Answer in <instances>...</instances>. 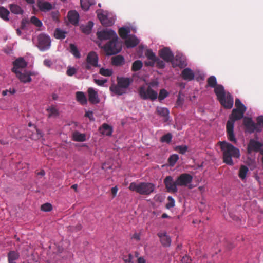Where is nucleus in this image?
<instances>
[{
    "mask_svg": "<svg viewBox=\"0 0 263 263\" xmlns=\"http://www.w3.org/2000/svg\"><path fill=\"white\" fill-rule=\"evenodd\" d=\"M86 61V62L83 64V67L86 70H90L92 67H99L98 57L94 51H91L88 54Z\"/></svg>",
    "mask_w": 263,
    "mask_h": 263,
    "instance_id": "nucleus-10",
    "label": "nucleus"
},
{
    "mask_svg": "<svg viewBox=\"0 0 263 263\" xmlns=\"http://www.w3.org/2000/svg\"><path fill=\"white\" fill-rule=\"evenodd\" d=\"M249 172L248 168L246 166L242 165H241L239 173H238V176L241 180H244L246 179L247 174L248 172Z\"/></svg>",
    "mask_w": 263,
    "mask_h": 263,
    "instance_id": "nucleus-33",
    "label": "nucleus"
},
{
    "mask_svg": "<svg viewBox=\"0 0 263 263\" xmlns=\"http://www.w3.org/2000/svg\"><path fill=\"white\" fill-rule=\"evenodd\" d=\"M73 139L75 141L83 142L86 140V136L84 134H81L78 132H75L72 135Z\"/></svg>",
    "mask_w": 263,
    "mask_h": 263,
    "instance_id": "nucleus-31",
    "label": "nucleus"
},
{
    "mask_svg": "<svg viewBox=\"0 0 263 263\" xmlns=\"http://www.w3.org/2000/svg\"><path fill=\"white\" fill-rule=\"evenodd\" d=\"M156 113L161 117L163 118L164 122H167L169 119V110L166 107H157L156 108Z\"/></svg>",
    "mask_w": 263,
    "mask_h": 263,
    "instance_id": "nucleus-22",
    "label": "nucleus"
},
{
    "mask_svg": "<svg viewBox=\"0 0 263 263\" xmlns=\"http://www.w3.org/2000/svg\"><path fill=\"white\" fill-rule=\"evenodd\" d=\"M158 85V82L157 81H153L151 82L148 86H151V88L156 87Z\"/></svg>",
    "mask_w": 263,
    "mask_h": 263,
    "instance_id": "nucleus-62",
    "label": "nucleus"
},
{
    "mask_svg": "<svg viewBox=\"0 0 263 263\" xmlns=\"http://www.w3.org/2000/svg\"><path fill=\"white\" fill-rule=\"evenodd\" d=\"M168 96V92L164 89H161L158 96V99L160 101L164 100Z\"/></svg>",
    "mask_w": 263,
    "mask_h": 263,
    "instance_id": "nucleus-47",
    "label": "nucleus"
},
{
    "mask_svg": "<svg viewBox=\"0 0 263 263\" xmlns=\"http://www.w3.org/2000/svg\"><path fill=\"white\" fill-rule=\"evenodd\" d=\"M133 256L132 254H128V255H124L123 257V259L125 263H134L132 261Z\"/></svg>",
    "mask_w": 263,
    "mask_h": 263,
    "instance_id": "nucleus-52",
    "label": "nucleus"
},
{
    "mask_svg": "<svg viewBox=\"0 0 263 263\" xmlns=\"http://www.w3.org/2000/svg\"><path fill=\"white\" fill-rule=\"evenodd\" d=\"M70 52L72 53L76 58H80L81 57L80 53L74 44H70L69 45Z\"/></svg>",
    "mask_w": 263,
    "mask_h": 263,
    "instance_id": "nucleus-39",
    "label": "nucleus"
},
{
    "mask_svg": "<svg viewBox=\"0 0 263 263\" xmlns=\"http://www.w3.org/2000/svg\"><path fill=\"white\" fill-rule=\"evenodd\" d=\"M66 32L60 28H56L54 32V36L57 39H64Z\"/></svg>",
    "mask_w": 263,
    "mask_h": 263,
    "instance_id": "nucleus-37",
    "label": "nucleus"
},
{
    "mask_svg": "<svg viewBox=\"0 0 263 263\" xmlns=\"http://www.w3.org/2000/svg\"><path fill=\"white\" fill-rule=\"evenodd\" d=\"M178 159V155L177 154H173L170 156L168 161L170 165L174 166Z\"/></svg>",
    "mask_w": 263,
    "mask_h": 263,
    "instance_id": "nucleus-45",
    "label": "nucleus"
},
{
    "mask_svg": "<svg viewBox=\"0 0 263 263\" xmlns=\"http://www.w3.org/2000/svg\"><path fill=\"white\" fill-rule=\"evenodd\" d=\"M159 55L166 62L172 61L174 54L169 48L164 47L159 51Z\"/></svg>",
    "mask_w": 263,
    "mask_h": 263,
    "instance_id": "nucleus-14",
    "label": "nucleus"
},
{
    "mask_svg": "<svg viewBox=\"0 0 263 263\" xmlns=\"http://www.w3.org/2000/svg\"><path fill=\"white\" fill-rule=\"evenodd\" d=\"M208 86L214 88V92L217 99L220 104L226 109H231L233 105V98L229 92H226L224 87L220 84H217V80L215 76H210L207 79Z\"/></svg>",
    "mask_w": 263,
    "mask_h": 263,
    "instance_id": "nucleus-1",
    "label": "nucleus"
},
{
    "mask_svg": "<svg viewBox=\"0 0 263 263\" xmlns=\"http://www.w3.org/2000/svg\"><path fill=\"white\" fill-rule=\"evenodd\" d=\"M8 260L9 263H16L15 261L20 257L19 253L15 251H10L8 253Z\"/></svg>",
    "mask_w": 263,
    "mask_h": 263,
    "instance_id": "nucleus-29",
    "label": "nucleus"
},
{
    "mask_svg": "<svg viewBox=\"0 0 263 263\" xmlns=\"http://www.w3.org/2000/svg\"><path fill=\"white\" fill-rule=\"evenodd\" d=\"M29 23V21L26 19H22L21 23L20 29L24 30L26 28L27 25Z\"/></svg>",
    "mask_w": 263,
    "mask_h": 263,
    "instance_id": "nucleus-53",
    "label": "nucleus"
},
{
    "mask_svg": "<svg viewBox=\"0 0 263 263\" xmlns=\"http://www.w3.org/2000/svg\"><path fill=\"white\" fill-rule=\"evenodd\" d=\"M30 22L37 27H41L43 25L41 21L35 16H32L31 17Z\"/></svg>",
    "mask_w": 263,
    "mask_h": 263,
    "instance_id": "nucleus-43",
    "label": "nucleus"
},
{
    "mask_svg": "<svg viewBox=\"0 0 263 263\" xmlns=\"http://www.w3.org/2000/svg\"><path fill=\"white\" fill-rule=\"evenodd\" d=\"M191 258L187 256L183 257L181 259L182 263H191Z\"/></svg>",
    "mask_w": 263,
    "mask_h": 263,
    "instance_id": "nucleus-57",
    "label": "nucleus"
},
{
    "mask_svg": "<svg viewBox=\"0 0 263 263\" xmlns=\"http://www.w3.org/2000/svg\"><path fill=\"white\" fill-rule=\"evenodd\" d=\"M99 73L102 76L105 77H109L112 75V71L109 69H105L104 68H101L100 69Z\"/></svg>",
    "mask_w": 263,
    "mask_h": 263,
    "instance_id": "nucleus-46",
    "label": "nucleus"
},
{
    "mask_svg": "<svg viewBox=\"0 0 263 263\" xmlns=\"http://www.w3.org/2000/svg\"><path fill=\"white\" fill-rule=\"evenodd\" d=\"M97 36L100 40H113L114 39H118L117 35L115 31L112 29H106L97 32Z\"/></svg>",
    "mask_w": 263,
    "mask_h": 263,
    "instance_id": "nucleus-12",
    "label": "nucleus"
},
{
    "mask_svg": "<svg viewBox=\"0 0 263 263\" xmlns=\"http://www.w3.org/2000/svg\"><path fill=\"white\" fill-rule=\"evenodd\" d=\"M21 256L24 259V263H37L38 255L35 253L28 246L21 252Z\"/></svg>",
    "mask_w": 263,
    "mask_h": 263,
    "instance_id": "nucleus-9",
    "label": "nucleus"
},
{
    "mask_svg": "<svg viewBox=\"0 0 263 263\" xmlns=\"http://www.w3.org/2000/svg\"><path fill=\"white\" fill-rule=\"evenodd\" d=\"M181 77L185 80L191 81L194 79L195 74L190 68H186L182 71Z\"/></svg>",
    "mask_w": 263,
    "mask_h": 263,
    "instance_id": "nucleus-24",
    "label": "nucleus"
},
{
    "mask_svg": "<svg viewBox=\"0 0 263 263\" xmlns=\"http://www.w3.org/2000/svg\"><path fill=\"white\" fill-rule=\"evenodd\" d=\"M16 77L19 79L21 82L26 83L31 81L32 79L30 77L32 73L29 71H25L21 72L20 71L14 72Z\"/></svg>",
    "mask_w": 263,
    "mask_h": 263,
    "instance_id": "nucleus-20",
    "label": "nucleus"
},
{
    "mask_svg": "<svg viewBox=\"0 0 263 263\" xmlns=\"http://www.w3.org/2000/svg\"><path fill=\"white\" fill-rule=\"evenodd\" d=\"M9 8L11 12L15 14H22L23 13V10L17 5L10 4Z\"/></svg>",
    "mask_w": 263,
    "mask_h": 263,
    "instance_id": "nucleus-32",
    "label": "nucleus"
},
{
    "mask_svg": "<svg viewBox=\"0 0 263 263\" xmlns=\"http://www.w3.org/2000/svg\"><path fill=\"white\" fill-rule=\"evenodd\" d=\"M139 43V40L135 36H133L126 39L125 44L127 48H133L136 46Z\"/></svg>",
    "mask_w": 263,
    "mask_h": 263,
    "instance_id": "nucleus-26",
    "label": "nucleus"
},
{
    "mask_svg": "<svg viewBox=\"0 0 263 263\" xmlns=\"http://www.w3.org/2000/svg\"><path fill=\"white\" fill-rule=\"evenodd\" d=\"M118 190V189L117 186H115V187L111 188V194H112V195L114 197L116 195Z\"/></svg>",
    "mask_w": 263,
    "mask_h": 263,
    "instance_id": "nucleus-63",
    "label": "nucleus"
},
{
    "mask_svg": "<svg viewBox=\"0 0 263 263\" xmlns=\"http://www.w3.org/2000/svg\"><path fill=\"white\" fill-rule=\"evenodd\" d=\"M243 123L246 127V130L249 133H253L256 129V124L253 122L251 118L244 117Z\"/></svg>",
    "mask_w": 263,
    "mask_h": 263,
    "instance_id": "nucleus-18",
    "label": "nucleus"
},
{
    "mask_svg": "<svg viewBox=\"0 0 263 263\" xmlns=\"http://www.w3.org/2000/svg\"><path fill=\"white\" fill-rule=\"evenodd\" d=\"M76 73V69L74 68H72V67L68 68L66 71L67 74L69 76H72Z\"/></svg>",
    "mask_w": 263,
    "mask_h": 263,
    "instance_id": "nucleus-54",
    "label": "nucleus"
},
{
    "mask_svg": "<svg viewBox=\"0 0 263 263\" xmlns=\"http://www.w3.org/2000/svg\"><path fill=\"white\" fill-rule=\"evenodd\" d=\"M193 180V176L188 173H182L178 176L175 181L171 176H167L163 182L167 192L172 194L178 192L177 186H187Z\"/></svg>",
    "mask_w": 263,
    "mask_h": 263,
    "instance_id": "nucleus-2",
    "label": "nucleus"
},
{
    "mask_svg": "<svg viewBox=\"0 0 263 263\" xmlns=\"http://www.w3.org/2000/svg\"><path fill=\"white\" fill-rule=\"evenodd\" d=\"M117 84H112L110 87V90L116 95L121 96L126 92L133 82V80L129 78L119 77L117 78Z\"/></svg>",
    "mask_w": 263,
    "mask_h": 263,
    "instance_id": "nucleus-5",
    "label": "nucleus"
},
{
    "mask_svg": "<svg viewBox=\"0 0 263 263\" xmlns=\"http://www.w3.org/2000/svg\"><path fill=\"white\" fill-rule=\"evenodd\" d=\"M43 63H44V65L45 66H46V67H50V66L52 64V62L49 59H45L44 60Z\"/></svg>",
    "mask_w": 263,
    "mask_h": 263,
    "instance_id": "nucleus-59",
    "label": "nucleus"
},
{
    "mask_svg": "<svg viewBox=\"0 0 263 263\" xmlns=\"http://www.w3.org/2000/svg\"><path fill=\"white\" fill-rule=\"evenodd\" d=\"M99 130L102 135L106 136H110L112 133V127L106 123L102 124V126L100 127Z\"/></svg>",
    "mask_w": 263,
    "mask_h": 263,
    "instance_id": "nucleus-27",
    "label": "nucleus"
},
{
    "mask_svg": "<svg viewBox=\"0 0 263 263\" xmlns=\"http://www.w3.org/2000/svg\"><path fill=\"white\" fill-rule=\"evenodd\" d=\"M257 122L258 124L263 126V116H260L257 118Z\"/></svg>",
    "mask_w": 263,
    "mask_h": 263,
    "instance_id": "nucleus-61",
    "label": "nucleus"
},
{
    "mask_svg": "<svg viewBox=\"0 0 263 263\" xmlns=\"http://www.w3.org/2000/svg\"><path fill=\"white\" fill-rule=\"evenodd\" d=\"M51 45L50 37L44 33H41L37 36V47L40 50L44 51L48 50Z\"/></svg>",
    "mask_w": 263,
    "mask_h": 263,
    "instance_id": "nucleus-11",
    "label": "nucleus"
},
{
    "mask_svg": "<svg viewBox=\"0 0 263 263\" xmlns=\"http://www.w3.org/2000/svg\"><path fill=\"white\" fill-rule=\"evenodd\" d=\"M93 26V23L92 21H89L87 25L82 28V31L85 34H89L91 32Z\"/></svg>",
    "mask_w": 263,
    "mask_h": 263,
    "instance_id": "nucleus-41",
    "label": "nucleus"
},
{
    "mask_svg": "<svg viewBox=\"0 0 263 263\" xmlns=\"http://www.w3.org/2000/svg\"><path fill=\"white\" fill-rule=\"evenodd\" d=\"M106 82H107V80H106V79H103V80L95 79V82L97 85H98L99 86L103 85Z\"/></svg>",
    "mask_w": 263,
    "mask_h": 263,
    "instance_id": "nucleus-56",
    "label": "nucleus"
},
{
    "mask_svg": "<svg viewBox=\"0 0 263 263\" xmlns=\"http://www.w3.org/2000/svg\"><path fill=\"white\" fill-rule=\"evenodd\" d=\"M51 16L52 18L55 21H58L59 12L58 11H52L51 13Z\"/></svg>",
    "mask_w": 263,
    "mask_h": 263,
    "instance_id": "nucleus-55",
    "label": "nucleus"
},
{
    "mask_svg": "<svg viewBox=\"0 0 263 263\" xmlns=\"http://www.w3.org/2000/svg\"><path fill=\"white\" fill-rule=\"evenodd\" d=\"M41 210L45 212H49L52 210V205L51 204L46 203L41 206Z\"/></svg>",
    "mask_w": 263,
    "mask_h": 263,
    "instance_id": "nucleus-51",
    "label": "nucleus"
},
{
    "mask_svg": "<svg viewBox=\"0 0 263 263\" xmlns=\"http://www.w3.org/2000/svg\"><path fill=\"white\" fill-rule=\"evenodd\" d=\"M128 188L130 191H135L140 195H148L154 192L155 185L149 182H132Z\"/></svg>",
    "mask_w": 263,
    "mask_h": 263,
    "instance_id": "nucleus-6",
    "label": "nucleus"
},
{
    "mask_svg": "<svg viewBox=\"0 0 263 263\" xmlns=\"http://www.w3.org/2000/svg\"><path fill=\"white\" fill-rule=\"evenodd\" d=\"M85 116L89 118L90 120H93V113L92 111H87L85 114Z\"/></svg>",
    "mask_w": 263,
    "mask_h": 263,
    "instance_id": "nucleus-60",
    "label": "nucleus"
},
{
    "mask_svg": "<svg viewBox=\"0 0 263 263\" xmlns=\"http://www.w3.org/2000/svg\"><path fill=\"white\" fill-rule=\"evenodd\" d=\"M13 67L12 71L15 72L20 71L19 69H22L26 67L27 64L23 58H18L13 62Z\"/></svg>",
    "mask_w": 263,
    "mask_h": 263,
    "instance_id": "nucleus-17",
    "label": "nucleus"
},
{
    "mask_svg": "<svg viewBox=\"0 0 263 263\" xmlns=\"http://www.w3.org/2000/svg\"><path fill=\"white\" fill-rule=\"evenodd\" d=\"M9 11L3 6L0 7V17L4 21H9Z\"/></svg>",
    "mask_w": 263,
    "mask_h": 263,
    "instance_id": "nucleus-34",
    "label": "nucleus"
},
{
    "mask_svg": "<svg viewBox=\"0 0 263 263\" xmlns=\"http://www.w3.org/2000/svg\"><path fill=\"white\" fill-rule=\"evenodd\" d=\"M77 100L82 105H85L87 104V100L85 94L82 91H78L76 92Z\"/></svg>",
    "mask_w": 263,
    "mask_h": 263,
    "instance_id": "nucleus-30",
    "label": "nucleus"
},
{
    "mask_svg": "<svg viewBox=\"0 0 263 263\" xmlns=\"http://www.w3.org/2000/svg\"><path fill=\"white\" fill-rule=\"evenodd\" d=\"M107 55H113L118 53L121 50L122 47L118 42V39L110 40L103 47Z\"/></svg>",
    "mask_w": 263,
    "mask_h": 263,
    "instance_id": "nucleus-8",
    "label": "nucleus"
},
{
    "mask_svg": "<svg viewBox=\"0 0 263 263\" xmlns=\"http://www.w3.org/2000/svg\"><path fill=\"white\" fill-rule=\"evenodd\" d=\"M129 32V29L125 27H122L119 30V34L123 39H127L128 34Z\"/></svg>",
    "mask_w": 263,
    "mask_h": 263,
    "instance_id": "nucleus-38",
    "label": "nucleus"
},
{
    "mask_svg": "<svg viewBox=\"0 0 263 263\" xmlns=\"http://www.w3.org/2000/svg\"><path fill=\"white\" fill-rule=\"evenodd\" d=\"M142 66L143 63L140 60H136L132 64V70L133 71H137L142 67Z\"/></svg>",
    "mask_w": 263,
    "mask_h": 263,
    "instance_id": "nucleus-40",
    "label": "nucleus"
},
{
    "mask_svg": "<svg viewBox=\"0 0 263 263\" xmlns=\"http://www.w3.org/2000/svg\"><path fill=\"white\" fill-rule=\"evenodd\" d=\"M168 202L166 204V208L168 209L173 208L175 206V200L172 196L167 197Z\"/></svg>",
    "mask_w": 263,
    "mask_h": 263,
    "instance_id": "nucleus-49",
    "label": "nucleus"
},
{
    "mask_svg": "<svg viewBox=\"0 0 263 263\" xmlns=\"http://www.w3.org/2000/svg\"><path fill=\"white\" fill-rule=\"evenodd\" d=\"M37 6L39 9L42 12H47L52 9L51 4L48 2H42L37 0Z\"/></svg>",
    "mask_w": 263,
    "mask_h": 263,
    "instance_id": "nucleus-23",
    "label": "nucleus"
},
{
    "mask_svg": "<svg viewBox=\"0 0 263 263\" xmlns=\"http://www.w3.org/2000/svg\"><path fill=\"white\" fill-rule=\"evenodd\" d=\"M88 99L90 103L92 104H97L100 102V99L98 97V95L93 88H89L88 89Z\"/></svg>",
    "mask_w": 263,
    "mask_h": 263,
    "instance_id": "nucleus-21",
    "label": "nucleus"
},
{
    "mask_svg": "<svg viewBox=\"0 0 263 263\" xmlns=\"http://www.w3.org/2000/svg\"><path fill=\"white\" fill-rule=\"evenodd\" d=\"M188 149V147L186 145H179L175 148V151L178 152L181 154H184Z\"/></svg>",
    "mask_w": 263,
    "mask_h": 263,
    "instance_id": "nucleus-44",
    "label": "nucleus"
},
{
    "mask_svg": "<svg viewBox=\"0 0 263 263\" xmlns=\"http://www.w3.org/2000/svg\"><path fill=\"white\" fill-rule=\"evenodd\" d=\"M219 144L223 153V162L230 166L233 165L234 162L232 158H239V149L225 141L219 142Z\"/></svg>",
    "mask_w": 263,
    "mask_h": 263,
    "instance_id": "nucleus-3",
    "label": "nucleus"
},
{
    "mask_svg": "<svg viewBox=\"0 0 263 263\" xmlns=\"http://www.w3.org/2000/svg\"><path fill=\"white\" fill-rule=\"evenodd\" d=\"M100 12H98L97 16L102 25L105 26H112L114 23V19L112 17H109L107 12L102 11V10H100Z\"/></svg>",
    "mask_w": 263,
    "mask_h": 263,
    "instance_id": "nucleus-13",
    "label": "nucleus"
},
{
    "mask_svg": "<svg viewBox=\"0 0 263 263\" xmlns=\"http://www.w3.org/2000/svg\"><path fill=\"white\" fill-rule=\"evenodd\" d=\"M145 55L148 61H145L144 64L147 66L153 67L155 64L156 55L151 49H148L145 52Z\"/></svg>",
    "mask_w": 263,
    "mask_h": 263,
    "instance_id": "nucleus-19",
    "label": "nucleus"
},
{
    "mask_svg": "<svg viewBox=\"0 0 263 263\" xmlns=\"http://www.w3.org/2000/svg\"><path fill=\"white\" fill-rule=\"evenodd\" d=\"M172 135L171 133H167L161 138V141L162 142L170 143L172 140Z\"/></svg>",
    "mask_w": 263,
    "mask_h": 263,
    "instance_id": "nucleus-48",
    "label": "nucleus"
},
{
    "mask_svg": "<svg viewBox=\"0 0 263 263\" xmlns=\"http://www.w3.org/2000/svg\"><path fill=\"white\" fill-rule=\"evenodd\" d=\"M124 58L121 55H118L112 57L111 63L113 65L119 66L124 64Z\"/></svg>",
    "mask_w": 263,
    "mask_h": 263,
    "instance_id": "nucleus-28",
    "label": "nucleus"
},
{
    "mask_svg": "<svg viewBox=\"0 0 263 263\" xmlns=\"http://www.w3.org/2000/svg\"><path fill=\"white\" fill-rule=\"evenodd\" d=\"M245 112L246 111L234 108L232 111V113L229 116V120L227 122L226 128L228 139L229 141L234 143H236L237 142L234 133L235 122L243 118Z\"/></svg>",
    "mask_w": 263,
    "mask_h": 263,
    "instance_id": "nucleus-4",
    "label": "nucleus"
},
{
    "mask_svg": "<svg viewBox=\"0 0 263 263\" xmlns=\"http://www.w3.org/2000/svg\"><path fill=\"white\" fill-rule=\"evenodd\" d=\"M183 102V99L182 98H181V97H180V95H178L177 100L176 101V105L177 106H181L182 105Z\"/></svg>",
    "mask_w": 263,
    "mask_h": 263,
    "instance_id": "nucleus-58",
    "label": "nucleus"
},
{
    "mask_svg": "<svg viewBox=\"0 0 263 263\" xmlns=\"http://www.w3.org/2000/svg\"><path fill=\"white\" fill-rule=\"evenodd\" d=\"M82 8L84 10L89 9L90 6L94 4L93 0H80Z\"/></svg>",
    "mask_w": 263,
    "mask_h": 263,
    "instance_id": "nucleus-35",
    "label": "nucleus"
},
{
    "mask_svg": "<svg viewBox=\"0 0 263 263\" xmlns=\"http://www.w3.org/2000/svg\"><path fill=\"white\" fill-rule=\"evenodd\" d=\"M235 105L236 107L235 109L246 111V107L241 103L239 99H236Z\"/></svg>",
    "mask_w": 263,
    "mask_h": 263,
    "instance_id": "nucleus-42",
    "label": "nucleus"
},
{
    "mask_svg": "<svg viewBox=\"0 0 263 263\" xmlns=\"http://www.w3.org/2000/svg\"><path fill=\"white\" fill-rule=\"evenodd\" d=\"M138 91L140 97L144 100L149 99L154 101L158 97L157 92L151 88V86L147 87L145 85L141 86L139 87Z\"/></svg>",
    "mask_w": 263,
    "mask_h": 263,
    "instance_id": "nucleus-7",
    "label": "nucleus"
},
{
    "mask_svg": "<svg viewBox=\"0 0 263 263\" xmlns=\"http://www.w3.org/2000/svg\"><path fill=\"white\" fill-rule=\"evenodd\" d=\"M132 238H134L137 240H139L140 239V235L139 233H135L133 236Z\"/></svg>",
    "mask_w": 263,
    "mask_h": 263,
    "instance_id": "nucleus-64",
    "label": "nucleus"
},
{
    "mask_svg": "<svg viewBox=\"0 0 263 263\" xmlns=\"http://www.w3.org/2000/svg\"><path fill=\"white\" fill-rule=\"evenodd\" d=\"M157 236L160 239L161 245L164 247H168L171 243V238L166 232H159Z\"/></svg>",
    "mask_w": 263,
    "mask_h": 263,
    "instance_id": "nucleus-16",
    "label": "nucleus"
},
{
    "mask_svg": "<svg viewBox=\"0 0 263 263\" xmlns=\"http://www.w3.org/2000/svg\"><path fill=\"white\" fill-rule=\"evenodd\" d=\"M69 21L73 25H76L79 22V14L76 11H70L67 15Z\"/></svg>",
    "mask_w": 263,
    "mask_h": 263,
    "instance_id": "nucleus-25",
    "label": "nucleus"
},
{
    "mask_svg": "<svg viewBox=\"0 0 263 263\" xmlns=\"http://www.w3.org/2000/svg\"><path fill=\"white\" fill-rule=\"evenodd\" d=\"M263 144L254 139H250L247 146V153L251 154L252 152H258L262 147Z\"/></svg>",
    "mask_w": 263,
    "mask_h": 263,
    "instance_id": "nucleus-15",
    "label": "nucleus"
},
{
    "mask_svg": "<svg viewBox=\"0 0 263 263\" xmlns=\"http://www.w3.org/2000/svg\"><path fill=\"white\" fill-rule=\"evenodd\" d=\"M47 111L48 112V118H55L59 116V111L54 106L47 108Z\"/></svg>",
    "mask_w": 263,
    "mask_h": 263,
    "instance_id": "nucleus-36",
    "label": "nucleus"
},
{
    "mask_svg": "<svg viewBox=\"0 0 263 263\" xmlns=\"http://www.w3.org/2000/svg\"><path fill=\"white\" fill-rule=\"evenodd\" d=\"M155 63L156 64L157 67L160 69H162L164 68L165 65L164 61L159 59L157 57H156Z\"/></svg>",
    "mask_w": 263,
    "mask_h": 263,
    "instance_id": "nucleus-50",
    "label": "nucleus"
}]
</instances>
